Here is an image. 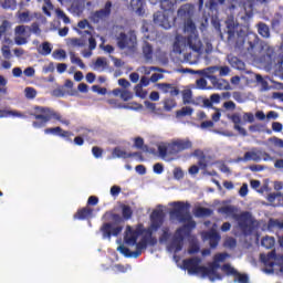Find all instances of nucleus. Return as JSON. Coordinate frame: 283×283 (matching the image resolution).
Returning a JSON list of instances; mask_svg holds the SVG:
<instances>
[{
  "label": "nucleus",
  "mask_w": 283,
  "mask_h": 283,
  "mask_svg": "<svg viewBox=\"0 0 283 283\" xmlns=\"http://www.w3.org/2000/svg\"><path fill=\"white\" fill-rule=\"evenodd\" d=\"M163 224H165V212L163 210H154L150 214V227L145 228V224L138 223L134 229L127 226L124 242L127 247H136V250L132 251L125 245H119L118 251L125 258H140L144 249L158 244V239L154 237V231H158Z\"/></svg>",
  "instance_id": "nucleus-1"
},
{
  "label": "nucleus",
  "mask_w": 283,
  "mask_h": 283,
  "mask_svg": "<svg viewBox=\"0 0 283 283\" xmlns=\"http://www.w3.org/2000/svg\"><path fill=\"white\" fill-rule=\"evenodd\" d=\"M227 258L226 254L219 253L214 256V261L208 263V266L202 264V259L193 256L182 261V270L188 271V275H201V277H208L210 282H216V280H223L224 275L218 272L220 269V263Z\"/></svg>",
  "instance_id": "nucleus-2"
},
{
  "label": "nucleus",
  "mask_w": 283,
  "mask_h": 283,
  "mask_svg": "<svg viewBox=\"0 0 283 283\" xmlns=\"http://www.w3.org/2000/svg\"><path fill=\"white\" fill-rule=\"evenodd\" d=\"M228 41L234 43L235 48H242L244 45V39L248 36V52H254L260 45V36L255 33H249V29L244 25H228Z\"/></svg>",
  "instance_id": "nucleus-3"
},
{
  "label": "nucleus",
  "mask_w": 283,
  "mask_h": 283,
  "mask_svg": "<svg viewBox=\"0 0 283 283\" xmlns=\"http://www.w3.org/2000/svg\"><path fill=\"white\" fill-rule=\"evenodd\" d=\"M29 116H32L35 119V122L32 123L34 129L45 127L50 120H61V114L48 106L34 105L32 112L29 113Z\"/></svg>",
  "instance_id": "nucleus-4"
},
{
  "label": "nucleus",
  "mask_w": 283,
  "mask_h": 283,
  "mask_svg": "<svg viewBox=\"0 0 283 283\" xmlns=\"http://www.w3.org/2000/svg\"><path fill=\"white\" fill-rule=\"evenodd\" d=\"M172 209L169 211V216L171 220H178V222H187V220H191V209L190 202L185 201H174L170 203Z\"/></svg>",
  "instance_id": "nucleus-5"
},
{
  "label": "nucleus",
  "mask_w": 283,
  "mask_h": 283,
  "mask_svg": "<svg viewBox=\"0 0 283 283\" xmlns=\"http://www.w3.org/2000/svg\"><path fill=\"white\" fill-rule=\"evenodd\" d=\"M78 34H82V38H72L71 45L73 48H85V45H87V39H85V34H87L90 36L88 51L84 50L82 52V55L84 56V59H90V56H92V51L96 50V39L94 38V35H92V31H78Z\"/></svg>",
  "instance_id": "nucleus-6"
},
{
  "label": "nucleus",
  "mask_w": 283,
  "mask_h": 283,
  "mask_svg": "<svg viewBox=\"0 0 283 283\" xmlns=\"http://www.w3.org/2000/svg\"><path fill=\"white\" fill-rule=\"evenodd\" d=\"M180 72L182 74H200L202 76H206V78H209L211 85L214 87V90H231V84H229V81L218 77L214 75H211L212 73H208V71L199 70L193 71L191 69H181Z\"/></svg>",
  "instance_id": "nucleus-7"
},
{
  "label": "nucleus",
  "mask_w": 283,
  "mask_h": 283,
  "mask_svg": "<svg viewBox=\"0 0 283 283\" xmlns=\"http://www.w3.org/2000/svg\"><path fill=\"white\" fill-rule=\"evenodd\" d=\"M116 41L119 50H134L137 45V38L134 31H129L128 34L125 32L119 33Z\"/></svg>",
  "instance_id": "nucleus-8"
},
{
  "label": "nucleus",
  "mask_w": 283,
  "mask_h": 283,
  "mask_svg": "<svg viewBox=\"0 0 283 283\" xmlns=\"http://www.w3.org/2000/svg\"><path fill=\"white\" fill-rule=\"evenodd\" d=\"M221 271L226 273V275H232L234 277V282L239 283H249V275L240 273L235 268L231 266L229 263H224L221 266Z\"/></svg>",
  "instance_id": "nucleus-9"
},
{
  "label": "nucleus",
  "mask_w": 283,
  "mask_h": 283,
  "mask_svg": "<svg viewBox=\"0 0 283 283\" xmlns=\"http://www.w3.org/2000/svg\"><path fill=\"white\" fill-rule=\"evenodd\" d=\"M99 231L103 233V238H112V235L116 238L123 233V227L112 222H105L102 224Z\"/></svg>",
  "instance_id": "nucleus-10"
},
{
  "label": "nucleus",
  "mask_w": 283,
  "mask_h": 283,
  "mask_svg": "<svg viewBox=\"0 0 283 283\" xmlns=\"http://www.w3.org/2000/svg\"><path fill=\"white\" fill-rule=\"evenodd\" d=\"M174 21H176V17H172L170 20L167 13H163L160 11L154 13V23L164 28V30H169L171 25H174Z\"/></svg>",
  "instance_id": "nucleus-11"
},
{
  "label": "nucleus",
  "mask_w": 283,
  "mask_h": 283,
  "mask_svg": "<svg viewBox=\"0 0 283 283\" xmlns=\"http://www.w3.org/2000/svg\"><path fill=\"white\" fill-rule=\"evenodd\" d=\"M193 144L189 139H177L170 144V154H180V151H185L187 149H191Z\"/></svg>",
  "instance_id": "nucleus-12"
},
{
  "label": "nucleus",
  "mask_w": 283,
  "mask_h": 283,
  "mask_svg": "<svg viewBox=\"0 0 283 283\" xmlns=\"http://www.w3.org/2000/svg\"><path fill=\"white\" fill-rule=\"evenodd\" d=\"M186 45L192 52H202V41H200L198 32H192L186 38Z\"/></svg>",
  "instance_id": "nucleus-13"
},
{
  "label": "nucleus",
  "mask_w": 283,
  "mask_h": 283,
  "mask_svg": "<svg viewBox=\"0 0 283 283\" xmlns=\"http://www.w3.org/2000/svg\"><path fill=\"white\" fill-rule=\"evenodd\" d=\"M44 134L53 136H60L61 138H65L69 143H72V136H74V133L70 130H63L61 126L52 127V128H45Z\"/></svg>",
  "instance_id": "nucleus-14"
},
{
  "label": "nucleus",
  "mask_w": 283,
  "mask_h": 283,
  "mask_svg": "<svg viewBox=\"0 0 283 283\" xmlns=\"http://www.w3.org/2000/svg\"><path fill=\"white\" fill-rule=\"evenodd\" d=\"M234 220L238 221L239 229L243 231V233H247L249 231V222L251 221V213L245 211L242 212L240 216L237 214V218Z\"/></svg>",
  "instance_id": "nucleus-15"
},
{
  "label": "nucleus",
  "mask_w": 283,
  "mask_h": 283,
  "mask_svg": "<svg viewBox=\"0 0 283 283\" xmlns=\"http://www.w3.org/2000/svg\"><path fill=\"white\" fill-rule=\"evenodd\" d=\"M205 240H209L210 249H218V244H220V240L222 237H220V233L216 230H210L208 232H205L203 234Z\"/></svg>",
  "instance_id": "nucleus-16"
},
{
  "label": "nucleus",
  "mask_w": 283,
  "mask_h": 283,
  "mask_svg": "<svg viewBox=\"0 0 283 283\" xmlns=\"http://www.w3.org/2000/svg\"><path fill=\"white\" fill-rule=\"evenodd\" d=\"M139 157L142 158L143 157V154L140 153H127L123 149H120V147H115L113 149V153H112V157L113 158H124V159H127V158H134V157Z\"/></svg>",
  "instance_id": "nucleus-17"
},
{
  "label": "nucleus",
  "mask_w": 283,
  "mask_h": 283,
  "mask_svg": "<svg viewBox=\"0 0 283 283\" xmlns=\"http://www.w3.org/2000/svg\"><path fill=\"white\" fill-rule=\"evenodd\" d=\"M228 118L233 123L235 132L241 136H247V129L240 126L242 124V117L238 113L229 115Z\"/></svg>",
  "instance_id": "nucleus-18"
},
{
  "label": "nucleus",
  "mask_w": 283,
  "mask_h": 283,
  "mask_svg": "<svg viewBox=\"0 0 283 283\" xmlns=\"http://www.w3.org/2000/svg\"><path fill=\"white\" fill-rule=\"evenodd\" d=\"M184 242L185 234H181V232L176 230L171 242V247L175 249V253H180V251H182Z\"/></svg>",
  "instance_id": "nucleus-19"
},
{
  "label": "nucleus",
  "mask_w": 283,
  "mask_h": 283,
  "mask_svg": "<svg viewBox=\"0 0 283 283\" xmlns=\"http://www.w3.org/2000/svg\"><path fill=\"white\" fill-rule=\"evenodd\" d=\"M157 87L158 90H160V92H163L164 94H170V96H178V94H180V90L174 86V84L158 83Z\"/></svg>",
  "instance_id": "nucleus-20"
},
{
  "label": "nucleus",
  "mask_w": 283,
  "mask_h": 283,
  "mask_svg": "<svg viewBox=\"0 0 283 283\" xmlns=\"http://www.w3.org/2000/svg\"><path fill=\"white\" fill-rule=\"evenodd\" d=\"M94 216V208L84 207L74 214L75 220H90Z\"/></svg>",
  "instance_id": "nucleus-21"
},
{
  "label": "nucleus",
  "mask_w": 283,
  "mask_h": 283,
  "mask_svg": "<svg viewBox=\"0 0 283 283\" xmlns=\"http://www.w3.org/2000/svg\"><path fill=\"white\" fill-rule=\"evenodd\" d=\"M249 160H253V163L262 161V154L255 151H247L243 157L238 158V163H249Z\"/></svg>",
  "instance_id": "nucleus-22"
},
{
  "label": "nucleus",
  "mask_w": 283,
  "mask_h": 283,
  "mask_svg": "<svg viewBox=\"0 0 283 283\" xmlns=\"http://www.w3.org/2000/svg\"><path fill=\"white\" fill-rule=\"evenodd\" d=\"M182 227L178 228L177 231L186 237L191 235V231L196 228V222L193 221V217H190V220H186Z\"/></svg>",
  "instance_id": "nucleus-23"
},
{
  "label": "nucleus",
  "mask_w": 283,
  "mask_h": 283,
  "mask_svg": "<svg viewBox=\"0 0 283 283\" xmlns=\"http://www.w3.org/2000/svg\"><path fill=\"white\" fill-rule=\"evenodd\" d=\"M218 213L226 216L227 218H238V208L234 206H222L218 209Z\"/></svg>",
  "instance_id": "nucleus-24"
},
{
  "label": "nucleus",
  "mask_w": 283,
  "mask_h": 283,
  "mask_svg": "<svg viewBox=\"0 0 283 283\" xmlns=\"http://www.w3.org/2000/svg\"><path fill=\"white\" fill-rule=\"evenodd\" d=\"M203 71L208 74H216V72H219L220 76H229V74H231V69L229 66H210Z\"/></svg>",
  "instance_id": "nucleus-25"
},
{
  "label": "nucleus",
  "mask_w": 283,
  "mask_h": 283,
  "mask_svg": "<svg viewBox=\"0 0 283 283\" xmlns=\"http://www.w3.org/2000/svg\"><path fill=\"white\" fill-rule=\"evenodd\" d=\"M266 200L272 205V207H282L283 193L282 192L269 193L266 197Z\"/></svg>",
  "instance_id": "nucleus-26"
},
{
  "label": "nucleus",
  "mask_w": 283,
  "mask_h": 283,
  "mask_svg": "<svg viewBox=\"0 0 283 283\" xmlns=\"http://www.w3.org/2000/svg\"><path fill=\"white\" fill-rule=\"evenodd\" d=\"M130 8L136 14L143 17L145 14V0H130Z\"/></svg>",
  "instance_id": "nucleus-27"
},
{
  "label": "nucleus",
  "mask_w": 283,
  "mask_h": 283,
  "mask_svg": "<svg viewBox=\"0 0 283 283\" xmlns=\"http://www.w3.org/2000/svg\"><path fill=\"white\" fill-rule=\"evenodd\" d=\"M109 14H112V1H107L104 9L95 11L94 17H96V19H105V17H109Z\"/></svg>",
  "instance_id": "nucleus-28"
},
{
  "label": "nucleus",
  "mask_w": 283,
  "mask_h": 283,
  "mask_svg": "<svg viewBox=\"0 0 283 283\" xmlns=\"http://www.w3.org/2000/svg\"><path fill=\"white\" fill-rule=\"evenodd\" d=\"M193 155L199 158L198 165L200 169H203L205 171L207 167H209V163L207 161V155H205V151L200 149L195 150Z\"/></svg>",
  "instance_id": "nucleus-29"
},
{
  "label": "nucleus",
  "mask_w": 283,
  "mask_h": 283,
  "mask_svg": "<svg viewBox=\"0 0 283 283\" xmlns=\"http://www.w3.org/2000/svg\"><path fill=\"white\" fill-rule=\"evenodd\" d=\"M228 61H229L231 67H233L234 70H239L242 72V71H244V67H247L244 62L242 60H240L238 56H230V57H228Z\"/></svg>",
  "instance_id": "nucleus-30"
},
{
  "label": "nucleus",
  "mask_w": 283,
  "mask_h": 283,
  "mask_svg": "<svg viewBox=\"0 0 283 283\" xmlns=\"http://www.w3.org/2000/svg\"><path fill=\"white\" fill-rule=\"evenodd\" d=\"M256 28L260 36H263V39H269L271 36V29L269 28V24L259 22Z\"/></svg>",
  "instance_id": "nucleus-31"
},
{
  "label": "nucleus",
  "mask_w": 283,
  "mask_h": 283,
  "mask_svg": "<svg viewBox=\"0 0 283 283\" xmlns=\"http://www.w3.org/2000/svg\"><path fill=\"white\" fill-rule=\"evenodd\" d=\"M10 116H13L14 118H25V115L19 111L0 109V118H8Z\"/></svg>",
  "instance_id": "nucleus-32"
},
{
  "label": "nucleus",
  "mask_w": 283,
  "mask_h": 283,
  "mask_svg": "<svg viewBox=\"0 0 283 283\" xmlns=\"http://www.w3.org/2000/svg\"><path fill=\"white\" fill-rule=\"evenodd\" d=\"M143 54L146 61H151L154 59V46L149 42H145L143 45Z\"/></svg>",
  "instance_id": "nucleus-33"
},
{
  "label": "nucleus",
  "mask_w": 283,
  "mask_h": 283,
  "mask_svg": "<svg viewBox=\"0 0 283 283\" xmlns=\"http://www.w3.org/2000/svg\"><path fill=\"white\" fill-rule=\"evenodd\" d=\"M273 258H275V251H272L268 254H260V260L263 262V264H265V266H274V263L271 262Z\"/></svg>",
  "instance_id": "nucleus-34"
},
{
  "label": "nucleus",
  "mask_w": 283,
  "mask_h": 283,
  "mask_svg": "<svg viewBox=\"0 0 283 283\" xmlns=\"http://www.w3.org/2000/svg\"><path fill=\"white\" fill-rule=\"evenodd\" d=\"M39 54L42 56H48L52 54V44L50 42H43L39 48H38Z\"/></svg>",
  "instance_id": "nucleus-35"
},
{
  "label": "nucleus",
  "mask_w": 283,
  "mask_h": 283,
  "mask_svg": "<svg viewBox=\"0 0 283 283\" xmlns=\"http://www.w3.org/2000/svg\"><path fill=\"white\" fill-rule=\"evenodd\" d=\"M41 1H44V6L42 7V10L46 17H52V10H54V4H52V0H38L39 3Z\"/></svg>",
  "instance_id": "nucleus-36"
},
{
  "label": "nucleus",
  "mask_w": 283,
  "mask_h": 283,
  "mask_svg": "<svg viewBox=\"0 0 283 283\" xmlns=\"http://www.w3.org/2000/svg\"><path fill=\"white\" fill-rule=\"evenodd\" d=\"M193 114V109L191 106H184L181 109L176 112L177 118H185V116H191Z\"/></svg>",
  "instance_id": "nucleus-37"
},
{
  "label": "nucleus",
  "mask_w": 283,
  "mask_h": 283,
  "mask_svg": "<svg viewBox=\"0 0 283 283\" xmlns=\"http://www.w3.org/2000/svg\"><path fill=\"white\" fill-rule=\"evenodd\" d=\"M32 19H34V17H32V14H30V11H23V12L18 13V21L20 23H30V21H32Z\"/></svg>",
  "instance_id": "nucleus-38"
},
{
  "label": "nucleus",
  "mask_w": 283,
  "mask_h": 283,
  "mask_svg": "<svg viewBox=\"0 0 283 283\" xmlns=\"http://www.w3.org/2000/svg\"><path fill=\"white\" fill-rule=\"evenodd\" d=\"M133 216L134 210H132V207L128 205H122V218H124V220H132Z\"/></svg>",
  "instance_id": "nucleus-39"
},
{
  "label": "nucleus",
  "mask_w": 283,
  "mask_h": 283,
  "mask_svg": "<svg viewBox=\"0 0 283 283\" xmlns=\"http://www.w3.org/2000/svg\"><path fill=\"white\" fill-rule=\"evenodd\" d=\"M211 213H213V210L203 207H199L195 211L196 218H205L207 216H211Z\"/></svg>",
  "instance_id": "nucleus-40"
},
{
  "label": "nucleus",
  "mask_w": 283,
  "mask_h": 283,
  "mask_svg": "<svg viewBox=\"0 0 283 283\" xmlns=\"http://www.w3.org/2000/svg\"><path fill=\"white\" fill-rule=\"evenodd\" d=\"M160 6L163 11L174 14V6L176 4L171 0H161Z\"/></svg>",
  "instance_id": "nucleus-41"
},
{
  "label": "nucleus",
  "mask_w": 283,
  "mask_h": 283,
  "mask_svg": "<svg viewBox=\"0 0 283 283\" xmlns=\"http://www.w3.org/2000/svg\"><path fill=\"white\" fill-rule=\"evenodd\" d=\"M261 245L264 247V249H273V247H275V238L264 237L261 240Z\"/></svg>",
  "instance_id": "nucleus-42"
},
{
  "label": "nucleus",
  "mask_w": 283,
  "mask_h": 283,
  "mask_svg": "<svg viewBox=\"0 0 283 283\" xmlns=\"http://www.w3.org/2000/svg\"><path fill=\"white\" fill-rule=\"evenodd\" d=\"M163 233L159 237V242L163 244L164 242H169V238H171V232L169 230V227L163 228Z\"/></svg>",
  "instance_id": "nucleus-43"
},
{
  "label": "nucleus",
  "mask_w": 283,
  "mask_h": 283,
  "mask_svg": "<svg viewBox=\"0 0 283 283\" xmlns=\"http://www.w3.org/2000/svg\"><path fill=\"white\" fill-rule=\"evenodd\" d=\"M1 7L3 10H17V0H3Z\"/></svg>",
  "instance_id": "nucleus-44"
},
{
  "label": "nucleus",
  "mask_w": 283,
  "mask_h": 283,
  "mask_svg": "<svg viewBox=\"0 0 283 283\" xmlns=\"http://www.w3.org/2000/svg\"><path fill=\"white\" fill-rule=\"evenodd\" d=\"M71 56V63H75V65H78L81 70H85V63H83V60L81 57L76 56V53L70 52Z\"/></svg>",
  "instance_id": "nucleus-45"
},
{
  "label": "nucleus",
  "mask_w": 283,
  "mask_h": 283,
  "mask_svg": "<svg viewBox=\"0 0 283 283\" xmlns=\"http://www.w3.org/2000/svg\"><path fill=\"white\" fill-rule=\"evenodd\" d=\"M176 105H177L176 99L167 98L164 102V109H165V112H171V109H174V107H176Z\"/></svg>",
  "instance_id": "nucleus-46"
},
{
  "label": "nucleus",
  "mask_w": 283,
  "mask_h": 283,
  "mask_svg": "<svg viewBox=\"0 0 283 283\" xmlns=\"http://www.w3.org/2000/svg\"><path fill=\"white\" fill-rule=\"evenodd\" d=\"M135 94L138 96V98H147V91L143 90V86L140 84H137L135 86Z\"/></svg>",
  "instance_id": "nucleus-47"
},
{
  "label": "nucleus",
  "mask_w": 283,
  "mask_h": 283,
  "mask_svg": "<svg viewBox=\"0 0 283 283\" xmlns=\"http://www.w3.org/2000/svg\"><path fill=\"white\" fill-rule=\"evenodd\" d=\"M191 98H192L191 90H186L182 92L184 105H189V103H191Z\"/></svg>",
  "instance_id": "nucleus-48"
},
{
  "label": "nucleus",
  "mask_w": 283,
  "mask_h": 283,
  "mask_svg": "<svg viewBox=\"0 0 283 283\" xmlns=\"http://www.w3.org/2000/svg\"><path fill=\"white\" fill-rule=\"evenodd\" d=\"M175 180H182L185 178V171H182V168L176 167L172 171Z\"/></svg>",
  "instance_id": "nucleus-49"
},
{
  "label": "nucleus",
  "mask_w": 283,
  "mask_h": 283,
  "mask_svg": "<svg viewBox=\"0 0 283 283\" xmlns=\"http://www.w3.org/2000/svg\"><path fill=\"white\" fill-rule=\"evenodd\" d=\"M24 94L29 99L36 98V90L34 87H25Z\"/></svg>",
  "instance_id": "nucleus-50"
},
{
  "label": "nucleus",
  "mask_w": 283,
  "mask_h": 283,
  "mask_svg": "<svg viewBox=\"0 0 283 283\" xmlns=\"http://www.w3.org/2000/svg\"><path fill=\"white\" fill-rule=\"evenodd\" d=\"M53 59H67V53L63 49L56 50L53 52Z\"/></svg>",
  "instance_id": "nucleus-51"
},
{
  "label": "nucleus",
  "mask_w": 283,
  "mask_h": 283,
  "mask_svg": "<svg viewBox=\"0 0 283 283\" xmlns=\"http://www.w3.org/2000/svg\"><path fill=\"white\" fill-rule=\"evenodd\" d=\"M56 14H57L59 19H62L63 23H65L66 25L71 23L70 17H67V14H65V11L57 10Z\"/></svg>",
  "instance_id": "nucleus-52"
},
{
  "label": "nucleus",
  "mask_w": 283,
  "mask_h": 283,
  "mask_svg": "<svg viewBox=\"0 0 283 283\" xmlns=\"http://www.w3.org/2000/svg\"><path fill=\"white\" fill-rule=\"evenodd\" d=\"M122 101H132L134 98V94L127 90H122V95H120Z\"/></svg>",
  "instance_id": "nucleus-53"
},
{
  "label": "nucleus",
  "mask_w": 283,
  "mask_h": 283,
  "mask_svg": "<svg viewBox=\"0 0 283 283\" xmlns=\"http://www.w3.org/2000/svg\"><path fill=\"white\" fill-rule=\"evenodd\" d=\"M30 30L33 34H36V36H41V27L39 25V22H33Z\"/></svg>",
  "instance_id": "nucleus-54"
},
{
  "label": "nucleus",
  "mask_w": 283,
  "mask_h": 283,
  "mask_svg": "<svg viewBox=\"0 0 283 283\" xmlns=\"http://www.w3.org/2000/svg\"><path fill=\"white\" fill-rule=\"evenodd\" d=\"M235 102L233 101H228L223 103V108L227 109L228 112H235Z\"/></svg>",
  "instance_id": "nucleus-55"
},
{
  "label": "nucleus",
  "mask_w": 283,
  "mask_h": 283,
  "mask_svg": "<svg viewBox=\"0 0 283 283\" xmlns=\"http://www.w3.org/2000/svg\"><path fill=\"white\" fill-rule=\"evenodd\" d=\"M92 92H95L96 94H102L103 96H105V94H107V88L101 87L98 85H93Z\"/></svg>",
  "instance_id": "nucleus-56"
},
{
  "label": "nucleus",
  "mask_w": 283,
  "mask_h": 283,
  "mask_svg": "<svg viewBox=\"0 0 283 283\" xmlns=\"http://www.w3.org/2000/svg\"><path fill=\"white\" fill-rule=\"evenodd\" d=\"M10 30V21L3 20L1 25H0V33L6 34Z\"/></svg>",
  "instance_id": "nucleus-57"
},
{
  "label": "nucleus",
  "mask_w": 283,
  "mask_h": 283,
  "mask_svg": "<svg viewBox=\"0 0 283 283\" xmlns=\"http://www.w3.org/2000/svg\"><path fill=\"white\" fill-rule=\"evenodd\" d=\"M1 50L2 56H4V59H12V51H10V46L3 45Z\"/></svg>",
  "instance_id": "nucleus-58"
},
{
  "label": "nucleus",
  "mask_w": 283,
  "mask_h": 283,
  "mask_svg": "<svg viewBox=\"0 0 283 283\" xmlns=\"http://www.w3.org/2000/svg\"><path fill=\"white\" fill-rule=\"evenodd\" d=\"M243 120L245 123H255V115H253V113H244Z\"/></svg>",
  "instance_id": "nucleus-59"
},
{
  "label": "nucleus",
  "mask_w": 283,
  "mask_h": 283,
  "mask_svg": "<svg viewBox=\"0 0 283 283\" xmlns=\"http://www.w3.org/2000/svg\"><path fill=\"white\" fill-rule=\"evenodd\" d=\"M92 154H93L94 158H101L103 156V150L101 147L94 146L92 148Z\"/></svg>",
  "instance_id": "nucleus-60"
},
{
  "label": "nucleus",
  "mask_w": 283,
  "mask_h": 283,
  "mask_svg": "<svg viewBox=\"0 0 283 283\" xmlns=\"http://www.w3.org/2000/svg\"><path fill=\"white\" fill-rule=\"evenodd\" d=\"M95 67H107V61L104 57H97L95 61Z\"/></svg>",
  "instance_id": "nucleus-61"
},
{
  "label": "nucleus",
  "mask_w": 283,
  "mask_h": 283,
  "mask_svg": "<svg viewBox=\"0 0 283 283\" xmlns=\"http://www.w3.org/2000/svg\"><path fill=\"white\" fill-rule=\"evenodd\" d=\"M196 85L197 87H199V90H207V80H205V77H201L196 81Z\"/></svg>",
  "instance_id": "nucleus-62"
},
{
  "label": "nucleus",
  "mask_w": 283,
  "mask_h": 283,
  "mask_svg": "<svg viewBox=\"0 0 283 283\" xmlns=\"http://www.w3.org/2000/svg\"><path fill=\"white\" fill-rule=\"evenodd\" d=\"M120 191H122V188L119 186H112L111 196H113V198H116L119 196Z\"/></svg>",
  "instance_id": "nucleus-63"
},
{
  "label": "nucleus",
  "mask_w": 283,
  "mask_h": 283,
  "mask_svg": "<svg viewBox=\"0 0 283 283\" xmlns=\"http://www.w3.org/2000/svg\"><path fill=\"white\" fill-rule=\"evenodd\" d=\"M158 154L161 158H166L167 157V146L165 145H159L158 146Z\"/></svg>",
  "instance_id": "nucleus-64"
}]
</instances>
